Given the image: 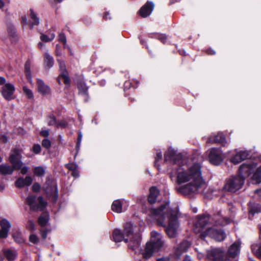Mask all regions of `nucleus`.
Segmentation results:
<instances>
[{
	"label": "nucleus",
	"mask_w": 261,
	"mask_h": 261,
	"mask_svg": "<svg viewBox=\"0 0 261 261\" xmlns=\"http://www.w3.org/2000/svg\"><path fill=\"white\" fill-rule=\"evenodd\" d=\"M176 182L187 183L178 189V192L186 196L202 194L207 198H212L213 191L207 187L201 176V165L194 163L187 166H179L176 169Z\"/></svg>",
	"instance_id": "nucleus-1"
},
{
	"label": "nucleus",
	"mask_w": 261,
	"mask_h": 261,
	"mask_svg": "<svg viewBox=\"0 0 261 261\" xmlns=\"http://www.w3.org/2000/svg\"><path fill=\"white\" fill-rule=\"evenodd\" d=\"M230 219L224 218L220 213L211 216L208 214L199 215L196 217V221L194 226V230L196 233L202 232L207 226L212 225L204 231L205 236H208L217 241H222L226 238V234L221 229H218L215 227L223 226L230 223Z\"/></svg>",
	"instance_id": "nucleus-2"
},
{
	"label": "nucleus",
	"mask_w": 261,
	"mask_h": 261,
	"mask_svg": "<svg viewBox=\"0 0 261 261\" xmlns=\"http://www.w3.org/2000/svg\"><path fill=\"white\" fill-rule=\"evenodd\" d=\"M149 215L156 220L159 225L165 227L169 238H173L176 236L179 227L177 211L171 209L168 203L162 204L158 208H151Z\"/></svg>",
	"instance_id": "nucleus-3"
},
{
	"label": "nucleus",
	"mask_w": 261,
	"mask_h": 261,
	"mask_svg": "<svg viewBox=\"0 0 261 261\" xmlns=\"http://www.w3.org/2000/svg\"><path fill=\"white\" fill-rule=\"evenodd\" d=\"M135 226L130 222L126 223L123 232L119 229H115L112 233L113 240L116 242L124 241L128 243V247L137 251L141 245V236L139 233H134Z\"/></svg>",
	"instance_id": "nucleus-4"
},
{
	"label": "nucleus",
	"mask_w": 261,
	"mask_h": 261,
	"mask_svg": "<svg viewBox=\"0 0 261 261\" xmlns=\"http://www.w3.org/2000/svg\"><path fill=\"white\" fill-rule=\"evenodd\" d=\"M164 244L162 235L156 231H152L150 240L146 244L143 256L146 259L149 258L153 255L154 252L160 250Z\"/></svg>",
	"instance_id": "nucleus-5"
},
{
	"label": "nucleus",
	"mask_w": 261,
	"mask_h": 261,
	"mask_svg": "<svg viewBox=\"0 0 261 261\" xmlns=\"http://www.w3.org/2000/svg\"><path fill=\"white\" fill-rule=\"evenodd\" d=\"M244 183L243 178L239 175L234 176L226 180L224 188L227 191L235 192L242 187Z\"/></svg>",
	"instance_id": "nucleus-6"
},
{
	"label": "nucleus",
	"mask_w": 261,
	"mask_h": 261,
	"mask_svg": "<svg viewBox=\"0 0 261 261\" xmlns=\"http://www.w3.org/2000/svg\"><path fill=\"white\" fill-rule=\"evenodd\" d=\"M26 202L30 206V209L34 211H42L46 204L42 196H39L37 201L36 196L33 195L29 196L26 199Z\"/></svg>",
	"instance_id": "nucleus-7"
},
{
	"label": "nucleus",
	"mask_w": 261,
	"mask_h": 261,
	"mask_svg": "<svg viewBox=\"0 0 261 261\" xmlns=\"http://www.w3.org/2000/svg\"><path fill=\"white\" fill-rule=\"evenodd\" d=\"M43 189L47 196L52 197L54 202H56L58 199V192L57 186L55 182L50 179H47L44 185Z\"/></svg>",
	"instance_id": "nucleus-8"
},
{
	"label": "nucleus",
	"mask_w": 261,
	"mask_h": 261,
	"mask_svg": "<svg viewBox=\"0 0 261 261\" xmlns=\"http://www.w3.org/2000/svg\"><path fill=\"white\" fill-rule=\"evenodd\" d=\"M207 257L212 261H226L228 257L224 252L220 248H214L207 252Z\"/></svg>",
	"instance_id": "nucleus-9"
},
{
	"label": "nucleus",
	"mask_w": 261,
	"mask_h": 261,
	"mask_svg": "<svg viewBox=\"0 0 261 261\" xmlns=\"http://www.w3.org/2000/svg\"><path fill=\"white\" fill-rule=\"evenodd\" d=\"M181 155L177 153V151L171 147L169 148L164 155L165 162L171 164L179 165L181 162Z\"/></svg>",
	"instance_id": "nucleus-10"
},
{
	"label": "nucleus",
	"mask_w": 261,
	"mask_h": 261,
	"mask_svg": "<svg viewBox=\"0 0 261 261\" xmlns=\"http://www.w3.org/2000/svg\"><path fill=\"white\" fill-rule=\"evenodd\" d=\"M21 151L18 149H14L11 151L9 161L12 164L15 169L18 170L22 166V162L21 161Z\"/></svg>",
	"instance_id": "nucleus-11"
},
{
	"label": "nucleus",
	"mask_w": 261,
	"mask_h": 261,
	"mask_svg": "<svg viewBox=\"0 0 261 261\" xmlns=\"http://www.w3.org/2000/svg\"><path fill=\"white\" fill-rule=\"evenodd\" d=\"M256 165L254 163H245L240 166L239 169V176L244 178L248 177L254 171Z\"/></svg>",
	"instance_id": "nucleus-12"
},
{
	"label": "nucleus",
	"mask_w": 261,
	"mask_h": 261,
	"mask_svg": "<svg viewBox=\"0 0 261 261\" xmlns=\"http://www.w3.org/2000/svg\"><path fill=\"white\" fill-rule=\"evenodd\" d=\"M210 162L213 165H218L222 161V152L218 148H212L208 154Z\"/></svg>",
	"instance_id": "nucleus-13"
},
{
	"label": "nucleus",
	"mask_w": 261,
	"mask_h": 261,
	"mask_svg": "<svg viewBox=\"0 0 261 261\" xmlns=\"http://www.w3.org/2000/svg\"><path fill=\"white\" fill-rule=\"evenodd\" d=\"M57 61L59 63L60 70V75L58 79L59 83L60 84V79L62 78L64 80V83L65 84L69 85L70 83V80L68 76L64 61L59 59L57 60Z\"/></svg>",
	"instance_id": "nucleus-14"
},
{
	"label": "nucleus",
	"mask_w": 261,
	"mask_h": 261,
	"mask_svg": "<svg viewBox=\"0 0 261 261\" xmlns=\"http://www.w3.org/2000/svg\"><path fill=\"white\" fill-rule=\"evenodd\" d=\"M15 91L14 85L10 83L5 84L1 89V93L5 99L10 100L13 98V95Z\"/></svg>",
	"instance_id": "nucleus-15"
},
{
	"label": "nucleus",
	"mask_w": 261,
	"mask_h": 261,
	"mask_svg": "<svg viewBox=\"0 0 261 261\" xmlns=\"http://www.w3.org/2000/svg\"><path fill=\"white\" fill-rule=\"evenodd\" d=\"M249 158L250 153L249 151L241 150L236 152V153L231 158L230 161L234 164H238Z\"/></svg>",
	"instance_id": "nucleus-16"
},
{
	"label": "nucleus",
	"mask_w": 261,
	"mask_h": 261,
	"mask_svg": "<svg viewBox=\"0 0 261 261\" xmlns=\"http://www.w3.org/2000/svg\"><path fill=\"white\" fill-rule=\"evenodd\" d=\"M241 245V242L240 240L234 242L227 250V257L235 258L240 253Z\"/></svg>",
	"instance_id": "nucleus-17"
},
{
	"label": "nucleus",
	"mask_w": 261,
	"mask_h": 261,
	"mask_svg": "<svg viewBox=\"0 0 261 261\" xmlns=\"http://www.w3.org/2000/svg\"><path fill=\"white\" fill-rule=\"evenodd\" d=\"M0 239L6 238L11 227L10 222L6 219H3L0 221Z\"/></svg>",
	"instance_id": "nucleus-18"
},
{
	"label": "nucleus",
	"mask_w": 261,
	"mask_h": 261,
	"mask_svg": "<svg viewBox=\"0 0 261 261\" xmlns=\"http://www.w3.org/2000/svg\"><path fill=\"white\" fill-rule=\"evenodd\" d=\"M207 143H220L225 146L227 144L224 135L222 133H218L217 135H211L206 141Z\"/></svg>",
	"instance_id": "nucleus-19"
},
{
	"label": "nucleus",
	"mask_w": 261,
	"mask_h": 261,
	"mask_svg": "<svg viewBox=\"0 0 261 261\" xmlns=\"http://www.w3.org/2000/svg\"><path fill=\"white\" fill-rule=\"evenodd\" d=\"M154 4L151 2H147L144 5H143L139 10L140 15L142 17H146L149 16L154 8Z\"/></svg>",
	"instance_id": "nucleus-20"
},
{
	"label": "nucleus",
	"mask_w": 261,
	"mask_h": 261,
	"mask_svg": "<svg viewBox=\"0 0 261 261\" xmlns=\"http://www.w3.org/2000/svg\"><path fill=\"white\" fill-rule=\"evenodd\" d=\"M32 183V178L30 176H27L23 178L22 177L18 178L15 181V186L17 188H21L25 186H29Z\"/></svg>",
	"instance_id": "nucleus-21"
},
{
	"label": "nucleus",
	"mask_w": 261,
	"mask_h": 261,
	"mask_svg": "<svg viewBox=\"0 0 261 261\" xmlns=\"http://www.w3.org/2000/svg\"><path fill=\"white\" fill-rule=\"evenodd\" d=\"M248 206L250 219H251V217L252 218L255 214L261 212V207L257 203L250 202Z\"/></svg>",
	"instance_id": "nucleus-22"
},
{
	"label": "nucleus",
	"mask_w": 261,
	"mask_h": 261,
	"mask_svg": "<svg viewBox=\"0 0 261 261\" xmlns=\"http://www.w3.org/2000/svg\"><path fill=\"white\" fill-rule=\"evenodd\" d=\"M37 84L39 92L43 95H45L49 93L50 89L49 87L45 85L42 80L37 79Z\"/></svg>",
	"instance_id": "nucleus-23"
},
{
	"label": "nucleus",
	"mask_w": 261,
	"mask_h": 261,
	"mask_svg": "<svg viewBox=\"0 0 261 261\" xmlns=\"http://www.w3.org/2000/svg\"><path fill=\"white\" fill-rule=\"evenodd\" d=\"M3 253L8 261L14 260L18 255L15 250L11 249H4Z\"/></svg>",
	"instance_id": "nucleus-24"
},
{
	"label": "nucleus",
	"mask_w": 261,
	"mask_h": 261,
	"mask_svg": "<svg viewBox=\"0 0 261 261\" xmlns=\"http://www.w3.org/2000/svg\"><path fill=\"white\" fill-rule=\"evenodd\" d=\"M43 61L44 67L47 69L52 67L54 64V58L48 54V50L44 54Z\"/></svg>",
	"instance_id": "nucleus-25"
},
{
	"label": "nucleus",
	"mask_w": 261,
	"mask_h": 261,
	"mask_svg": "<svg viewBox=\"0 0 261 261\" xmlns=\"http://www.w3.org/2000/svg\"><path fill=\"white\" fill-rule=\"evenodd\" d=\"M190 246L191 243L189 241L187 240L182 241L176 249L177 253L179 255L181 254L184 252L187 251Z\"/></svg>",
	"instance_id": "nucleus-26"
},
{
	"label": "nucleus",
	"mask_w": 261,
	"mask_h": 261,
	"mask_svg": "<svg viewBox=\"0 0 261 261\" xmlns=\"http://www.w3.org/2000/svg\"><path fill=\"white\" fill-rule=\"evenodd\" d=\"M8 33L9 38L12 43H15L18 41V37L16 32V29L13 25H8Z\"/></svg>",
	"instance_id": "nucleus-27"
},
{
	"label": "nucleus",
	"mask_w": 261,
	"mask_h": 261,
	"mask_svg": "<svg viewBox=\"0 0 261 261\" xmlns=\"http://www.w3.org/2000/svg\"><path fill=\"white\" fill-rule=\"evenodd\" d=\"M159 194V191L155 187H151L150 189V194L148 196V201L150 203H154L156 200V198Z\"/></svg>",
	"instance_id": "nucleus-28"
},
{
	"label": "nucleus",
	"mask_w": 261,
	"mask_h": 261,
	"mask_svg": "<svg viewBox=\"0 0 261 261\" xmlns=\"http://www.w3.org/2000/svg\"><path fill=\"white\" fill-rule=\"evenodd\" d=\"M15 169L13 167H11L7 164H2L0 165V173L3 175H11L13 173Z\"/></svg>",
	"instance_id": "nucleus-29"
},
{
	"label": "nucleus",
	"mask_w": 261,
	"mask_h": 261,
	"mask_svg": "<svg viewBox=\"0 0 261 261\" xmlns=\"http://www.w3.org/2000/svg\"><path fill=\"white\" fill-rule=\"evenodd\" d=\"M124 200H115L111 206L112 210L114 212H115L118 213H120L122 212V206Z\"/></svg>",
	"instance_id": "nucleus-30"
},
{
	"label": "nucleus",
	"mask_w": 261,
	"mask_h": 261,
	"mask_svg": "<svg viewBox=\"0 0 261 261\" xmlns=\"http://www.w3.org/2000/svg\"><path fill=\"white\" fill-rule=\"evenodd\" d=\"M31 61L28 60L24 64V72L27 79L29 82L31 83L32 81V74L31 71Z\"/></svg>",
	"instance_id": "nucleus-31"
},
{
	"label": "nucleus",
	"mask_w": 261,
	"mask_h": 261,
	"mask_svg": "<svg viewBox=\"0 0 261 261\" xmlns=\"http://www.w3.org/2000/svg\"><path fill=\"white\" fill-rule=\"evenodd\" d=\"M261 233V226L259 227ZM252 252L259 258H261V244L260 245L253 244L251 246Z\"/></svg>",
	"instance_id": "nucleus-32"
},
{
	"label": "nucleus",
	"mask_w": 261,
	"mask_h": 261,
	"mask_svg": "<svg viewBox=\"0 0 261 261\" xmlns=\"http://www.w3.org/2000/svg\"><path fill=\"white\" fill-rule=\"evenodd\" d=\"M77 87L80 93L86 96L88 95V87L85 83L81 82L78 84Z\"/></svg>",
	"instance_id": "nucleus-33"
},
{
	"label": "nucleus",
	"mask_w": 261,
	"mask_h": 261,
	"mask_svg": "<svg viewBox=\"0 0 261 261\" xmlns=\"http://www.w3.org/2000/svg\"><path fill=\"white\" fill-rule=\"evenodd\" d=\"M45 173V169L41 166L35 167L34 169V174L37 176H42Z\"/></svg>",
	"instance_id": "nucleus-34"
},
{
	"label": "nucleus",
	"mask_w": 261,
	"mask_h": 261,
	"mask_svg": "<svg viewBox=\"0 0 261 261\" xmlns=\"http://www.w3.org/2000/svg\"><path fill=\"white\" fill-rule=\"evenodd\" d=\"M252 178L257 183L261 182V166L256 169L253 175Z\"/></svg>",
	"instance_id": "nucleus-35"
},
{
	"label": "nucleus",
	"mask_w": 261,
	"mask_h": 261,
	"mask_svg": "<svg viewBox=\"0 0 261 261\" xmlns=\"http://www.w3.org/2000/svg\"><path fill=\"white\" fill-rule=\"evenodd\" d=\"M57 122V120L54 114H50L47 116V124L49 126H56Z\"/></svg>",
	"instance_id": "nucleus-36"
},
{
	"label": "nucleus",
	"mask_w": 261,
	"mask_h": 261,
	"mask_svg": "<svg viewBox=\"0 0 261 261\" xmlns=\"http://www.w3.org/2000/svg\"><path fill=\"white\" fill-rule=\"evenodd\" d=\"M48 215L44 214L39 217L38 219V223L42 226H45L48 221Z\"/></svg>",
	"instance_id": "nucleus-37"
},
{
	"label": "nucleus",
	"mask_w": 261,
	"mask_h": 261,
	"mask_svg": "<svg viewBox=\"0 0 261 261\" xmlns=\"http://www.w3.org/2000/svg\"><path fill=\"white\" fill-rule=\"evenodd\" d=\"M13 238L18 244H21L23 242V239L22 238L21 234L19 231H16L13 234Z\"/></svg>",
	"instance_id": "nucleus-38"
},
{
	"label": "nucleus",
	"mask_w": 261,
	"mask_h": 261,
	"mask_svg": "<svg viewBox=\"0 0 261 261\" xmlns=\"http://www.w3.org/2000/svg\"><path fill=\"white\" fill-rule=\"evenodd\" d=\"M55 36V34L53 33L51 34L49 36L41 34L40 36V39L43 42H48L52 41L54 39Z\"/></svg>",
	"instance_id": "nucleus-39"
},
{
	"label": "nucleus",
	"mask_w": 261,
	"mask_h": 261,
	"mask_svg": "<svg viewBox=\"0 0 261 261\" xmlns=\"http://www.w3.org/2000/svg\"><path fill=\"white\" fill-rule=\"evenodd\" d=\"M31 13H30V17L33 20V22H32V28L33 25H38L39 23V18L36 16V15L35 14V13L33 12L32 10H31Z\"/></svg>",
	"instance_id": "nucleus-40"
},
{
	"label": "nucleus",
	"mask_w": 261,
	"mask_h": 261,
	"mask_svg": "<svg viewBox=\"0 0 261 261\" xmlns=\"http://www.w3.org/2000/svg\"><path fill=\"white\" fill-rule=\"evenodd\" d=\"M23 93L25 94V95L28 97L29 99H32L34 97L33 93L32 91L28 88L27 87L24 86L23 87Z\"/></svg>",
	"instance_id": "nucleus-41"
},
{
	"label": "nucleus",
	"mask_w": 261,
	"mask_h": 261,
	"mask_svg": "<svg viewBox=\"0 0 261 261\" xmlns=\"http://www.w3.org/2000/svg\"><path fill=\"white\" fill-rule=\"evenodd\" d=\"M162 158V152L160 150H157L156 152V156L155 157V162H154V166L159 168V165L158 162L161 160Z\"/></svg>",
	"instance_id": "nucleus-42"
},
{
	"label": "nucleus",
	"mask_w": 261,
	"mask_h": 261,
	"mask_svg": "<svg viewBox=\"0 0 261 261\" xmlns=\"http://www.w3.org/2000/svg\"><path fill=\"white\" fill-rule=\"evenodd\" d=\"M42 146L46 149H48L51 146V142L47 138L43 139L42 141Z\"/></svg>",
	"instance_id": "nucleus-43"
},
{
	"label": "nucleus",
	"mask_w": 261,
	"mask_h": 261,
	"mask_svg": "<svg viewBox=\"0 0 261 261\" xmlns=\"http://www.w3.org/2000/svg\"><path fill=\"white\" fill-rule=\"evenodd\" d=\"M67 123L64 120L57 121L56 126L57 128H65L67 126Z\"/></svg>",
	"instance_id": "nucleus-44"
},
{
	"label": "nucleus",
	"mask_w": 261,
	"mask_h": 261,
	"mask_svg": "<svg viewBox=\"0 0 261 261\" xmlns=\"http://www.w3.org/2000/svg\"><path fill=\"white\" fill-rule=\"evenodd\" d=\"M66 167L69 170L72 171L76 169H77V165L73 163H69L66 165Z\"/></svg>",
	"instance_id": "nucleus-45"
},
{
	"label": "nucleus",
	"mask_w": 261,
	"mask_h": 261,
	"mask_svg": "<svg viewBox=\"0 0 261 261\" xmlns=\"http://www.w3.org/2000/svg\"><path fill=\"white\" fill-rule=\"evenodd\" d=\"M29 240L31 242L34 244H37L39 241V239L37 236L34 234H31L30 236Z\"/></svg>",
	"instance_id": "nucleus-46"
},
{
	"label": "nucleus",
	"mask_w": 261,
	"mask_h": 261,
	"mask_svg": "<svg viewBox=\"0 0 261 261\" xmlns=\"http://www.w3.org/2000/svg\"><path fill=\"white\" fill-rule=\"evenodd\" d=\"M32 150L35 154H38L40 153V152L41 151V147L40 145L38 144H34Z\"/></svg>",
	"instance_id": "nucleus-47"
},
{
	"label": "nucleus",
	"mask_w": 261,
	"mask_h": 261,
	"mask_svg": "<svg viewBox=\"0 0 261 261\" xmlns=\"http://www.w3.org/2000/svg\"><path fill=\"white\" fill-rule=\"evenodd\" d=\"M59 41L63 43L64 45L66 43V38L63 33H60L59 35Z\"/></svg>",
	"instance_id": "nucleus-48"
},
{
	"label": "nucleus",
	"mask_w": 261,
	"mask_h": 261,
	"mask_svg": "<svg viewBox=\"0 0 261 261\" xmlns=\"http://www.w3.org/2000/svg\"><path fill=\"white\" fill-rule=\"evenodd\" d=\"M32 189L33 192H38L40 191V185L38 183L35 182L33 184Z\"/></svg>",
	"instance_id": "nucleus-49"
},
{
	"label": "nucleus",
	"mask_w": 261,
	"mask_h": 261,
	"mask_svg": "<svg viewBox=\"0 0 261 261\" xmlns=\"http://www.w3.org/2000/svg\"><path fill=\"white\" fill-rule=\"evenodd\" d=\"M83 135L81 132H79L78 133V138H77V141L76 143V146L77 148H79L82 142Z\"/></svg>",
	"instance_id": "nucleus-50"
},
{
	"label": "nucleus",
	"mask_w": 261,
	"mask_h": 261,
	"mask_svg": "<svg viewBox=\"0 0 261 261\" xmlns=\"http://www.w3.org/2000/svg\"><path fill=\"white\" fill-rule=\"evenodd\" d=\"M35 223L33 220H29L28 224L27 225V227L31 230H34L35 229Z\"/></svg>",
	"instance_id": "nucleus-51"
},
{
	"label": "nucleus",
	"mask_w": 261,
	"mask_h": 261,
	"mask_svg": "<svg viewBox=\"0 0 261 261\" xmlns=\"http://www.w3.org/2000/svg\"><path fill=\"white\" fill-rule=\"evenodd\" d=\"M49 131L47 129L42 130L40 132V135L47 138L49 136Z\"/></svg>",
	"instance_id": "nucleus-52"
},
{
	"label": "nucleus",
	"mask_w": 261,
	"mask_h": 261,
	"mask_svg": "<svg viewBox=\"0 0 261 261\" xmlns=\"http://www.w3.org/2000/svg\"><path fill=\"white\" fill-rule=\"evenodd\" d=\"M158 38L163 43H165L167 40V37L164 35H161L159 36Z\"/></svg>",
	"instance_id": "nucleus-53"
},
{
	"label": "nucleus",
	"mask_w": 261,
	"mask_h": 261,
	"mask_svg": "<svg viewBox=\"0 0 261 261\" xmlns=\"http://www.w3.org/2000/svg\"><path fill=\"white\" fill-rule=\"evenodd\" d=\"M71 175L74 177H78L79 176V172L77 169L72 171Z\"/></svg>",
	"instance_id": "nucleus-54"
},
{
	"label": "nucleus",
	"mask_w": 261,
	"mask_h": 261,
	"mask_svg": "<svg viewBox=\"0 0 261 261\" xmlns=\"http://www.w3.org/2000/svg\"><path fill=\"white\" fill-rule=\"evenodd\" d=\"M20 169H21V173L22 174H26L28 171V168L27 166H24V167L21 166V167Z\"/></svg>",
	"instance_id": "nucleus-55"
},
{
	"label": "nucleus",
	"mask_w": 261,
	"mask_h": 261,
	"mask_svg": "<svg viewBox=\"0 0 261 261\" xmlns=\"http://www.w3.org/2000/svg\"><path fill=\"white\" fill-rule=\"evenodd\" d=\"M56 54L57 56H60L62 54L61 51L60 50L58 45H56Z\"/></svg>",
	"instance_id": "nucleus-56"
},
{
	"label": "nucleus",
	"mask_w": 261,
	"mask_h": 261,
	"mask_svg": "<svg viewBox=\"0 0 261 261\" xmlns=\"http://www.w3.org/2000/svg\"><path fill=\"white\" fill-rule=\"evenodd\" d=\"M169 258L167 257H163L158 258L156 261H169Z\"/></svg>",
	"instance_id": "nucleus-57"
},
{
	"label": "nucleus",
	"mask_w": 261,
	"mask_h": 261,
	"mask_svg": "<svg viewBox=\"0 0 261 261\" xmlns=\"http://www.w3.org/2000/svg\"><path fill=\"white\" fill-rule=\"evenodd\" d=\"M110 13L108 12H106L105 13L104 15L103 16V18L106 20H107L108 19H110L111 17H109Z\"/></svg>",
	"instance_id": "nucleus-58"
},
{
	"label": "nucleus",
	"mask_w": 261,
	"mask_h": 261,
	"mask_svg": "<svg viewBox=\"0 0 261 261\" xmlns=\"http://www.w3.org/2000/svg\"><path fill=\"white\" fill-rule=\"evenodd\" d=\"M255 194L256 196L261 198V189L256 190L255 192Z\"/></svg>",
	"instance_id": "nucleus-59"
},
{
	"label": "nucleus",
	"mask_w": 261,
	"mask_h": 261,
	"mask_svg": "<svg viewBox=\"0 0 261 261\" xmlns=\"http://www.w3.org/2000/svg\"><path fill=\"white\" fill-rule=\"evenodd\" d=\"M6 83V79L2 76H0V85H2Z\"/></svg>",
	"instance_id": "nucleus-60"
},
{
	"label": "nucleus",
	"mask_w": 261,
	"mask_h": 261,
	"mask_svg": "<svg viewBox=\"0 0 261 261\" xmlns=\"http://www.w3.org/2000/svg\"><path fill=\"white\" fill-rule=\"evenodd\" d=\"M22 23L23 24H25L27 23V19L26 18V17H22Z\"/></svg>",
	"instance_id": "nucleus-61"
},
{
	"label": "nucleus",
	"mask_w": 261,
	"mask_h": 261,
	"mask_svg": "<svg viewBox=\"0 0 261 261\" xmlns=\"http://www.w3.org/2000/svg\"><path fill=\"white\" fill-rule=\"evenodd\" d=\"M184 261H192V260L189 256L186 255L184 258Z\"/></svg>",
	"instance_id": "nucleus-62"
},
{
	"label": "nucleus",
	"mask_w": 261,
	"mask_h": 261,
	"mask_svg": "<svg viewBox=\"0 0 261 261\" xmlns=\"http://www.w3.org/2000/svg\"><path fill=\"white\" fill-rule=\"evenodd\" d=\"M5 189V185L0 182V191H3Z\"/></svg>",
	"instance_id": "nucleus-63"
},
{
	"label": "nucleus",
	"mask_w": 261,
	"mask_h": 261,
	"mask_svg": "<svg viewBox=\"0 0 261 261\" xmlns=\"http://www.w3.org/2000/svg\"><path fill=\"white\" fill-rule=\"evenodd\" d=\"M38 46L40 49H42L43 47H44V44L42 42H39L38 44Z\"/></svg>",
	"instance_id": "nucleus-64"
}]
</instances>
